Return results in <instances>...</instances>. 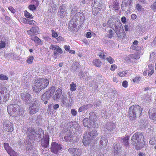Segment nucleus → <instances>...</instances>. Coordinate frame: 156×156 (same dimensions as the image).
Listing matches in <instances>:
<instances>
[{
  "instance_id": "nucleus-1",
  "label": "nucleus",
  "mask_w": 156,
  "mask_h": 156,
  "mask_svg": "<svg viewBox=\"0 0 156 156\" xmlns=\"http://www.w3.org/2000/svg\"><path fill=\"white\" fill-rule=\"evenodd\" d=\"M49 83V80L47 79L37 78L33 83L32 89L34 92L39 93L42 89H45Z\"/></svg>"
},
{
  "instance_id": "nucleus-2",
  "label": "nucleus",
  "mask_w": 156,
  "mask_h": 156,
  "mask_svg": "<svg viewBox=\"0 0 156 156\" xmlns=\"http://www.w3.org/2000/svg\"><path fill=\"white\" fill-rule=\"evenodd\" d=\"M132 140L137 150L141 149L145 145L144 136L141 132H137L135 133L132 137Z\"/></svg>"
},
{
  "instance_id": "nucleus-3",
  "label": "nucleus",
  "mask_w": 156,
  "mask_h": 156,
  "mask_svg": "<svg viewBox=\"0 0 156 156\" xmlns=\"http://www.w3.org/2000/svg\"><path fill=\"white\" fill-rule=\"evenodd\" d=\"M7 109L9 114L12 116H20L24 112V109L16 104L9 105L8 106Z\"/></svg>"
},
{
  "instance_id": "nucleus-4",
  "label": "nucleus",
  "mask_w": 156,
  "mask_h": 156,
  "mask_svg": "<svg viewBox=\"0 0 156 156\" xmlns=\"http://www.w3.org/2000/svg\"><path fill=\"white\" fill-rule=\"evenodd\" d=\"M142 109L138 105H134L129 108V116L131 119H135L141 114Z\"/></svg>"
},
{
  "instance_id": "nucleus-5",
  "label": "nucleus",
  "mask_w": 156,
  "mask_h": 156,
  "mask_svg": "<svg viewBox=\"0 0 156 156\" xmlns=\"http://www.w3.org/2000/svg\"><path fill=\"white\" fill-rule=\"evenodd\" d=\"M40 109V106L35 101L30 102L29 106V114H34L39 112Z\"/></svg>"
},
{
  "instance_id": "nucleus-6",
  "label": "nucleus",
  "mask_w": 156,
  "mask_h": 156,
  "mask_svg": "<svg viewBox=\"0 0 156 156\" xmlns=\"http://www.w3.org/2000/svg\"><path fill=\"white\" fill-rule=\"evenodd\" d=\"M55 87L54 86H52L45 92L42 95L41 99L43 101L48 100L54 94L55 90Z\"/></svg>"
},
{
  "instance_id": "nucleus-7",
  "label": "nucleus",
  "mask_w": 156,
  "mask_h": 156,
  "mask_svg": "<svg viewBox=\"0 0 156 156\" xmlns=\"http://www.w3.org/2000/svg\"><path fill=\"white\" fill-rule=\"evenodd\" d=\"M3 125V130L5 131L11 133L14 130L13 123L9 120L4 121Z\"/></svg>"
},
{
  "instance_id": "nucleus-8",
  "label": "nucleus",
  "mask_w": 156,
  "mask_h": 156,
  "mask_svg": "<svg viewBox=\"0 0 156 156\" xmlns=\"http://www.w3.org/2000/svg\"><path fill=\"white\" fill-rule=\"evenodd\" d=\"M115 31L119 37L123 38L125 37V33L120 23H119L118 27L115 25Z\"/></svg>"
},
{
  "instance_id": "nucleus-9",
  "label": "nucleus",
  "mask_w": 156,
  "mask_h": 156,
  "mask_svg": "<svg viewBox=\"0 0 156 156\" xmlns=\"http://www.w3.org/2000/svg\"><path fill=\"white\" fill-rule=\"evenodd\" d=\"M62 149V145L61 144H57L55 142H52L51 147L52 152L55 154H57Z\"/></svg>"
},
{
  "instance_id": "nucleus-10",
  "label": "nucleus",
  "mask_w": 156,
  "mask_h": 156,
  "mask_svg": "<svg viewBox=\"0 0 156 156\" xmlns=\"http://www.w3.org/2000/svg\"><path fill=\"white\" fill-rule=\"evenodd\" d=\"M89 118L90 121L89 128H95L97 124L96 122L97 121V116L94 113H93L89 116Z\"/></svg>"
},
{
  "instance_id": "nucleus-11",
  "label": "nucleus",
  "mask_w": 156,
  "mask_h": 156,
  "mask_svg": "<svg viewBox=\"0 0 156 156\" xmlns=\"http://www.w3.org/2000/svg\"><path fill=\"white\" fill-rule=\"evenodd\" d=\"M39 29L38 26H35L32 27L29 30L27 31V34L31 37L39 33Z\"/></svg>"
},
{
  "instance_id": "nucleus-12",
  "label": "nucleus",
  "mask_w": 156,
  "mask_h": 156,
  "mask_svg": "<svg viewBox=\"0 0 156 156\" xmlns=\"http://www.w3.org/2000/svg\"><path fill=\"white\" fill-rule=\"evenodd\" d=\"M68 151L70 153L74 156H80L82 153V150L79 148H70Z\"/></svg>"
},
{
  "instance_id": "nucleus-13",
  "label": "nucleus",
  "mask_w": 156,
  "mask_h": 156,
  "mask_svg": "<svg viewBox=\"0 0 156 156\" xmlns=\"http://www.w3.org/2000/svg\"><path fill=\"white\" fill-rule=\"evenodd\" d=\"M49 48L53 51V54L55 56L57 55L58 53L62 54L63 53L62 49L58 45L51 44Z\"/></svg>"
},
{
  "instance_id": "nucleus-14",
  "label": "nucleus",
  "mask_w": 156,
  "mask_h": 156,
  "mask_svg": "<svg viewBox=\"0 0 156 156\" xmlns=\"http://www.w3.org/2000/svg\"><path fill=\"white\" fill-rule=\"evenodd\" d=\"M49 137L48 135H45L41 140V145L44 148L48 147L49 144Z\"/></svg>"
},
{
  "instance_id": "nucleus-15",
  "label": "nucleus",
  "mask_w": 156,
  "mask_h": 156,
  "mask_svg": "<svg viewBox=\"0 0 156 156\" xmlns=\"http://www.w3.org/2000/svg\"><path fill=\"white\" fill-rule=\"evenodd\" d=\"M62 91L61 89L59 88L56 91L55 94L52 96L53 100L58 101L61 97L62 94Z\"/></svg>"
},
{
  "instance_id": "nucleus-16",
  "label": "nucleus",
  "mask_w": 156,
  "mask_h": 156,
  "mask_svg": "<svg viewBox=\"0 0 156 156\" xmlns=\"http://www.w3.org/2000/svg\"><path fill=\"white\" fill-rule=\"evenodd\" d=\"M148 114L149 118L150 119L156 121V108L150 109Z\"/></svg>"
},
{
  "instance_id": "nucleus-17",
  "label": "nucleus",
  "mask_w": 156,
  "mask_h": 156,
  "mask_svg": "<svg viewBox=\"0 0 156 156\" xmlns=\"http://www.w3.org/2000/svg\"><path fill=\"white\" fill-rule=\"evenodd\" d=\"M91 142L90 137L87 134V133H84L83 140V143L85 146H87Z\"/></svg>"
},
{
  "instance_id": "nucleus-18",
  "label": "nucleus",
  "mask_w": 156,
  "mask_h": 156,
  "mask_svg": "<svg viewBox=\"0 0 156 156\" xmlns=\"http://www.w3.org/2000/svg\"><path fill=\"white\" fill-rule=\"evenodd\" d=\"M115 128V124L112 122H110L108 123L105 125L103 128V130L106 131L108 130H111L114 129Z\"/></svg>"
},
{
  "instance_id": "nucleus-19",
  "label": "nucleus",
  "mask_w": 156,
  "mask_h": 156,
  "mask_svg": "<svg viewBox=\"0 0 156 156\" xmlns=\"http://www.w3.org/2000/svg\"><path fill=\"white\" fill-rule=\"evenodd\" d=\"M76 26V23L71 19L70 21L68 26L69 31L71 32H74Z\"/></svg>"
},
{
  "instance_id": "nucleus-20",
  "label": "nucleus",
  "mask_w": 156,
  "mask_h": 156,
  "mask_svg": "<svg viewBox=\"0 0 156 156\" xmlns=\"http://www.w3.org/2000/svg\"><path fill=\"white\" fill-rule=\"evenodd\" d=\"M28 136L29 138L32 139L34 136V135L35 134V130L34 128L32 127L29 128L27 129Z\"/></svg>"
},
{
  "instance_id": "nucleus-21",
  "label": "nucleus",
  "mask_w": 156,
  "mask_h": 156,
  "mask_svg": "<svg viewBox=\"0 0 156 156\" xmlns=\"http://www.w3.org/2000/svg\"><path fill=\"white\" fill-rule=\"evenodd\" d=\"M108 140L106 137L102 136L100 140V146L103 147H105L108 143Z\"/></svg>"
},
{
  "instance_id": "nucleus-22",
  "label": "nucleus",
  "mask_w": 156,
  "mask_h": 156,
  "mask_svg": "<svg viewBox=\"0 0 156 156\" xmlns=\"http://www.w3.org/2000/svg\"><path fill=\"white\" fill-rule=\"evenodd\" d=\"M21 96L23 100L25 101L29 100L30 98V95L28 93H26L21 94Z\"/></svg>"
},
{
  "instance_id": "nucleus-23",
  "label": "nucleus",
  "mask_w": 156,
  "mask_h": 156,
  "mask_svg": "<svg viewBox=\"0 0 156 156\" xmlns=\"http://www.w3.org/2000/svg\"><path fill=\"white\" fill-rule=\"evenodd\" d=\"M119 144H114V150L113 151L114 155L115 156L118 154V151L120 149V147H118Z\"/></svg>"
},
{
  "instance_id": "nucleus-24",
  "label": "nucleus",
  "mask_w": 156,
  "mask_h": 156,
  "mask_svg": "<svg viewBox=\"0 0 156 156\" xmlns=\"http://www.w3.org/2000/svg\"><path fill=\"white\" fill-rule=\"evenodd\" d=\"M129 136H127L122 139L123 141V143L127 148L129 146L128 140H129Z\"/></svg>"
},
{
  "instance_id": "nucleus-25",
  "label": "nucleus",
  "mask_w": 156,
  "mask_h": 156,
  "mask_svg": "<svg viewBox=\"0 0 156 156\" xmlns=\"http://www.w3.org/2000/svg\"><path fill=\"white\" fill-rule=\"evenodd\" d=\"M93 62L94 65L98 67H100L101 65V62L98 59H95L93 60Z\"/></svg>"
},
{
  "instance_id": "nucleus-26",
  "label": "nucleus",
  "mask_w": 156,
  "mask_h": 156,
  "mask_svg": "<svg viewBox=\"0 0 156 156\" xmlns=\"http://www.w3.org/2000/svg\"><path fill=\"white\" fill-rule=\"evenodd\" d=\"M141 77L139 76H135L133 79V81L134 83H138L141 80Z\"/></svg>"
},
{
  "instance_id": "nucleus-27",
  "label": "nucleus",
  "mask_w": 156,
  "mask_h": 156,
  "mask_svg": "<svg viewBox=\"0 0 156 156\" xmlns=\"http://www.w3.org/2000/svg\"><path fill=\"white\" fill-rule=\"evenodd\" d=\"M90 121V119H89L88 118H85L83 120V124L84 126L89 128Z\"/></svg>"
},
{
  "instance_id": "nucleus-28",
  "label": "nucleus",
  "mask_w": 156,
  "mask_h": 156,
  "mask_svg": "<svg viewBox=\"0 0 156 156\" xmlns=\"http://www.w3.org/2000/svg\"><path fill=\"white\" fill-rule=\"evenodd\" d=\"M31 40L34 41L35 43H40L41 42V40L37 36L34 37L32 36L30 38Z\"/></svg>"
},
{
  "instance_id": "nucleus-29",
  "label": "nucleus",
  "mask_w": 156,
  "mask_h": 156,
  "mask_svg": "<svg viewBox=\"0 0 156 156\" xmlns=\"http://www.w3.org/2000/svg\"><path fill=\"white\" fill-rule=\"evenodd\" d=\"M90 137H95L98 135L97 132L96 130L92 131L91 132L87 133Z\"/></svg>"
},
{
  "instance_id": "nucleus-30",
  "label": "nucleus",
  "mask_w": 156,
  "mask_h": 156,
  "mask_svg": "<svg viewBox=\"0 0 156 156\" xmlns=\"http://www.w3.org/2000/svg\"><path fill=\"white\" fill-rule=\"evenodd\" d=\"M7 152L10 156H17V153L12 148Z\"/></svg>"
},
{
  "instance_id": "nucleus-31",
  "label": "nucleus",
  "mask_w": 156,
  "mask_h": 156,
  "mask_svg": "<svg viewBox=\"0 0 156 156\" xmlns=\"http://www.w3.org/2000/svg\"><path fill=\"white\" fill-rule=\"evenodd\" d=\"M128 71L125 70L122 72H120L118 73V75L121 77H124L127 75Z\"/></svg>"
},
{
  "instance_id": "nucleus-32",
  "label": "nucleus",
  "mask_w": 156,
  "mask_h": 156,
  "mask_svg": "<svg viewBox=\"0 0 156 156\" xmlns=\"http://www.w3.org/2000/svg\"><path fill=\"white\" fill-rule=\"evenodd\" d=\"M70 90L71 91H75L76 90V85L74 82H72L70 84Z\"/></svg>"
},
{
  "instance_id": "nucleus-33",
  "label": "nucleus",
  "mask_w": 156,
  "mask_h": 156,
  "mask_svg": "<svg viewBox=\"0 0 156 156\" xmlns=\"http://www.w3.org/2000/svg\"><path fill=\"white\" fill-rule=\"evenodd\" d=\"M24 14L25 17L27 18L33 19V16L32 15L30 14V13L28 12L27 10L25 11Z\"/></svg>"
},
{
  "instance_id": "nucleus-34",
  "label": "nucleus",
  "mask_w": 156,
  "mask_h": 156,
  "mask_svg": "<svg viewBox=\"0 0 156 156\" xmlns=\"http://www.w3.org/2000/svg\"><path fill=\"white\" fill-rule=\"evenodd\" d=\"M129 58L130 59H138L140 58V57L138 55H134L133 54H131L129 55Z\"/></svg>"
},
{
  "instance_id": "nucleus-35",
  "label": "nucleus",
  "mask_w": 156,
  "mask_h": 156,
  "mask_svg": "<svg viewBox=\"0 0 156 156\" xmlns=\"http://www.w3.org/2000/svg\"><path fill=\"white\" fill-rule=\"evenodd\" d=\"M88 105H84L80 108L78 109L79 112H81L85 110H86L88 109Z\"/></svg>"
},
{
  "instance_id": "nucleus-36",
  "label": "nucleus",
  "mask_w": 156,
  "mask_h": 156,
  "mask_svg": "<svg viewBox=\"0 0 156 156\" xmlns=\"http://www.w3.org/2000/svg\"><path fill=\"white\" fill-rule=\"evenodd\" d=\"M34 58V57L33 56L30 55L28 57V59L26 61L27 62L28 64H31L33 62Z\"/></svg>"
},
{
  "instance_id": "nucleus-37",
  "label": "nucleus",
  "mask_w": 156,
  "mask_h": 156,
  "mask_svg": "<svg viewBox=\"0 0 156 156\" xmlns=\"http://www.w3.org/2000/svg\"><path fill=\"white\" fill-rule=\"evenodd\" d=\"M27 23L29 24V25H33L35 26L37 25V23L36 22L32 20H28Z\"/></svg>"
},
{
  "instance_id": "nucleus-38",
  "label": "nucleus",
  "mask_w": 156,
  "mask_h": 156,
  "mask_svg": "<svg viewBox=\"0 0 156 156\" xmlns=\"http://www.w3.org/2000/svg\"><path fill=\"white\" fill-rule=\"evenodd\" d=\"M51 36L53 37L56 38L58 36V34L57 32L54 30H51Z\"/></svg>"
},
{
  "instance_id": "nucleus-39",
  "label": "nucleus",
  "mask_w": 156,
  "mask_h": 156,
  "mask_svg": "<svg viewBox=\"0 0 156 156\" xmlns=\"http://www.w3.org/2000/svg\"><path fill=\"white\" fill-rule=\"evenodd\" d=\"M58 15L61 18H63L65 16V15L67 14V12H61L58 11Z\"/></svg>"
},
{
  "instance_id": "nucleus-40",
  "label": "nucleus",
  "mask_w": 156,
  "mask_h": 156,
  "mask_svg": "<svg viewBox=\"0 0 156 156\" xmlns=\"http://www.w3.org/2000/svg\"><path fill=\"white\" fill-rule=\"evenodd\" d=\"M4 146L5 149L7 151V152L9 151L10 149H11V148L10 147L9 144L8 143H4Z\"/></svg>"
},
{
  "instance_id": "nucleus-41",
  "label": "nucleus",
  "mask_w": 156,
  "mask_h": 156,
  "mask_svg": "<svg viewBox=\"0 0 156 156\" xmlns=\"http://www.w3.org/2000/svg\"><path fill=\"white\" fill-rule=\"evenodd\" d=\"M113 8L116 10L118 9L119 3L117 2L114 1L113 4Z\"/></svg>"
},
{
  "instance_id": "nucleus-42",
  "label": "nucleus",
  "mask_w": 156,
  "mask_h": 156,
  "mask_svg": "<svg viewBox=\"0 0 156 156\" xmlns=\"http://www.w3.org/2000/svg\"><path fill=\"white\" fill-rule=\"evenodd\" d=\"M108 62L110 64H113L115 62L114 60L111 56H109L107 58Z\"/></svg>"
},
{
  "instance_id": "nucleus-43",
  "label": "nucleus",
  "mask_w": 156,
  "mask_h": 156,
  "mask_svg": "<svg viewBox=\"0 0 156 156\" xmlns=\"http://www.w3.org/2000/svg\"><path fill=\"white\" fill-rule=\"evenodd\" d=\"M28 8L30 10L33 11L36 9L37 7L34 5H30L28 6Z\"/></svg>"
},
{
  "instance_id": "nucleus-44",
  "label": "nucleus",
  "mask_w": 156,
  "mask_h": 156,
  "mask_svg": "<svg viewBox=\"0 0 156 156\" xmlns=\"http://www.w3.org/2000/svg\"><path fill=\"white\" fill-rule=\"evenodd\" d=\"M8 77L2 74H0V80H8Z\"/></svg>"
},
{
  "instance_id": "nucleus-45",
  "label": "nucleus",
  "mask_w": 156,
  "mask_h": 156,
  "mask_svg": "<svg viewBox=\"0 0 156 156\" xmlns=\"http://www.w3.org/2000/svg\"><path fill=\"white\" fill-rule=\"evenodd\" d=\"M99 10L96 7L92 9L93 14L94 15H96L98 13Z\"/></svg>"
},
{
  "instance_id": "nucleus-46",
  "label": "nucleus",
  "mask_w": 156,
  "mask_h": 156,
  "mask_svg": "<svg viewBox=\"0 0 156 156\" xmlns=\"http://www.w3.org/2000/svg\"><path fill=\"white\" fill-rule=\"evenodd\" d=\"M6 43L4 41H2L0 42V49L4 48L5 47Z\"/></svg>"
},
{
  "instance_id": "nucleus-47",
  "label": "nucleus",
  "mask_w": 156,
  "mask_h": 156,
  "mask_svg": "<svg viewBox=\"0 0 156 156\" xmlns=\"http://www.w3.org/2000/svg\"><path fill=\"white\" fill-rule=\"evenodd\" d=\"M108 34V38H111L114 35V32L112 30H109Z\"/></svg>"
},
{
  "instance_id": "nucleus-48",
  "label": "nucleus",
  "mask_w": 156,
  "mask_h": 156,
  "mask_svg": "<svg viewBox=\"0 0 156 156\" xmlns=\"http://www.w3.org/2000/svg\"><path fill=\"white\" fill-rule=\"evenodd\" d=\"M52 104H49L48 105V111L49 112L50 114H51V113H52Z\"/></svg>"
},
{
  "instance_id": "nucleus-49",
  "label": "nucleus",
  "mask_w": 156,
  "mask_h": 156,
  "mask_svg": "<svg viewBox=\"0 0 156 156\" xmlns=\"http://www.w3.org/2000/svg\"><path fill=\"white\" fill-rule=\"evenodd\" d=\"M149 143L152 145H154L156 144V140L155 138H152L149 141Z\"/></svg>"
},
{
  "instance_id": "nucleus-50",
  "label": "nucleus",
  "mask_w": 156,
  "mask_h": 156,
  "mask_svg": "<svg viewBox=\"0 0 156 156\" xmlns=\"http://www.w3.org/2000/svg\"><path fill=\"white\" fill-rule=\"evenodd\" d=\"M142 6L139 4H137L135 7L136 9L138 11H140L142 10Z\"/></svg>"
},
{
  "instance_id": "nucleus-51",
  "label": "nucleus",
  "mask_w": 156,
  "mask_h": 156,
  "mask_svg": "<svg viewBox=\"0 0 156 156\" xmlns=\"http://www.w3.org/2000/svg\"><path fill=\"white\" fill-rule=\"evenodd\" d=\"M122 86L125 88H126L128 86V82L126 80L124 81L122 84Z\"/></svg>"
},
{
  "instance_id": "nucleus-52",
  "label": "nucleus",
  "mask_w": 156,
  "mask_h": 156,
  "mask_svg": "<svg viewBox=\"0 0 156 156\" xmlns=\"http://www.w3.org/2000/svg\"><path fill=\"white\" fill-rule=\"evenodd\" d=\"M117 68V66L115 64H113L111 66L110 70L112 71H114Z\"/></svg>"
},
{
  "instance_id": "nucleus-53",
  "label": "nucleus",
  "mask_w": 156,
  "mask_h": 156,
  "mask_svg": "<svg viewBox=\"0 0 156 156\" xmlns=\"http://www.w3.org/2000/svg\"><path fill=\"white\" fill-rule=\"evenodd\" d=\"M151 8L152 9H156V1L154 2L153 4L151 6Z\"/></svg>"
},
{
  "instance_id": "nucleus-54",
  "label": "nucleus",
  "mask_w": 156,
  "mask_h": 156,
  "mask_svg": "<svg viewBox=\"0 0 156 156\" xmlns=\"http://www.w3.org/2000/svg\"><path fill=\"white\" fill-rule=\"evenodd\" d=\"M8 95L7 94H5L4 95V97L3 98L2 102H5L6 101H8Z\"/></svg>"
},
{
  "instance_id": "nucleus-55",
  "label": "nucleus",
  "mask_w": 156,
  "mask_h": 156,
  "mask_svg": "<svg viewBox=\"0 0 156 156\" xmlns=\"http://www.w3.org/2000/svg\"><path fill=\"white\" fill-rule=\"evenodd\" d=\"M65 7L63 5H62L60 7V11L59 12H66V11L65 10Z\"/></svg>"
},
{
  "instance_id": "nucleus-56",
  "label": "nucleus",
  "mask_w": 156,
  "mask_h": 156,
  "mask_svg": "<svg viewBox=\"0 0 156 156\" xmlns=\"http://www.w3.org/2000/svg\"><path fill=\"white\" fill-rule=\"evenodd\" d=\"M86 37L87 38H90L91 37V33L90 32H87L86 34Z\"/></svg>"
},
{
  "instance_id": "nucleus-57",
  "label": "nucleus",
  "mask_w": 156,
  "mask_h": 156,
  "mask_svg": "<svg viewBox=\"0 0 156 156\" xmlns=\"http://www.w3.org/2000/svg\"><path fill=\"white\" fill-rule=\"evenodd\" d=\"M8 9L13 13L15 12V10L12 6L9 7Z\"/></svg>"
},
{
  "instance_id": "nucleus-58",
  "label": "nucleus",
  "mask_w": 156,
  "mask_h": 156,
  "mask_svg": "<svg viewBox=\"0 0 156 156\" xmlns=\"http://www.w3.org/2000/svg\"><path fill=\"white\" fill-rule=\"evenodd\" d=\"M71 113L73 116H75L76 115V111L74 109H73L71 110Z\"/></svg>"
},
{
  "instance_id": "nucleus-59",
  "label": "nucleus",
  "mask_w": 156,
  "mask_h": 156,
  "mask_svg": "<svg viewBox=\"0 0 156 156\" xmlns=\"http://www.w3.org/2000/svg\"><path fill=\"white\" fill-rule=\"evenodd\" d=\"M56 39L57 41L59 42H60L61 41H64V38L62 37V36H59L58 37L56 38Z\"/></svg>"
},
{
  "instance_id": "nucleus-60",
  "label": "nucleus",
  "mask_w": 156,
  "mask_h": 156,
  "mask_svg": "<svg viewBox=\"0 0 156 156\" xmlns=\"http://www.w3.org/2000/svg\"><path fill=\"white\" fill-rule=\"evenodd\" d=\"M155 56V54L154 52L151 53L150 54V59H154Z\"/></svg>"
},
{
  "instance_id": "nucleus-61",
  "label": "nucleus",
  "mask_w": 156,
  "mask_h": 156,
  "mask_svg": "<svg viewBox=\"0 0 156 156\" xmlns=\"http://www.w3.org/2000/svg\"><path fill=\"white\" fill-rule=\"evenodd\" d=\"M6 89V88L5 87H2L1 88L0 91V93L1 94H3L5 93L4 91Z\"/></svg>"
},
{
  "instance_id": "nucleus-62",
  "label": "nucleus",
  "mask_w": 156,
  "mask_h": 156,
  "mask_svg": "<svg viewBox=\"0 0 156 156\" xmlns=\"http://www.w3.org/2000/svg\"><path fill=\"white\" fill-rule=\"evenodd\" d=\"M64 48L65 49L66 51H69L70 49V47L69 46L65 45L64 46Z\"/></svg>"
},
{
  "instance_id": "nucleus-63",
  "label": "nucleus",
  "mask_w": 156,
  "mask_h": 156,
  "mask_svg": "<svg viewBox=\"0 0 156 156\" xmlns=\"http://www.w3.org/2000/svg\"><path fill=\"white\" fill-rule=\"evenodd\" d=\"M70 137L69 136H64V139L65 141L66 142H68L70 140Z\"/></svg>"
},
{
  "instance_id": "nucleus-64",
  "label": "nucleus",
  "mask_w": 156,
  "mask_h": 156,
  "mask_svg": "<svg viewBox=\"0 0 156 156\" xmlns=\"http://www.w3.org/2000/svg\"><path fill=\"white\" fill-rule=\"evenodd\" d=\"M121 21L123 23H126V19L125 16H122L121 19Z\"/></svg>"
}]
</instances>
